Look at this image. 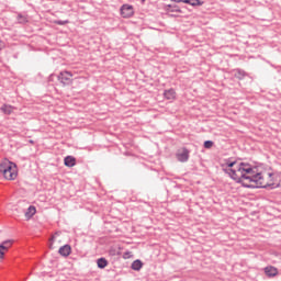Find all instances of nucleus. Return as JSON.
<instances>
[{"label": "nucleus", "mask_w": 281, "mask_h": 281, "mask_svg": "<svg viewBox=\"0 0 281 281\" xmlns=\"http://www.w3.org/2000/svg\"><path fill=\"white\" fill-rule=\"evenodd\" d=\"M223 171L236 183H240L243 188H280V175L272 170H260L258 167L245 162H238L232 159L222 161Z\"/></svg>", "instance_id": "obj_1"}, {"label": "nucleus", "mask_w": 281, "mask_h": 281, "mask_svg": "<svg viewBox=\"0 0 281 281\" xmlns=\"http://www.w3.org/2000/svg\"><path fill=\"white\" fill-rule=\"evenodd\" d=\"M0 172L3 175L7 181H14V179L19 177V169L16 168V164L10 160H3L0 164Z\"/></svg>", "instance_id": "obj_2"}, {"label": "nucleus", "mask_w": 281, "mask_h": 281, "mask_svg": "<svg viewBox=\"0 0 281 281\" xmlns=\"http://www.w3.org/2000/svg\"><path fill=\"white\" fill-rule=\"evenodd\" d=\"M57 80L63 85V87H67L69 85H72L74 82V74L67 70H63L58 74Z\"/></svg>", "instance_id": "obj_3"}, {"label": "nucleus", "mask_w": 281, "mask_h": 281, "mask_svg": "<svg viewBox=\"0 0 281 281\" xmlns=\"http://www.w3.org/2000/svg\"><path fill=\"white\" fill-rule=\"evenodd\" d=\"M120 15L122 19H133L135 16V7L128 3L121 5Z\"/></svg>", "instance_id": "obj_4"}, {"label": "nucleus", "mask_w": 281, "mask_h": 281, "mask_svg": "<svg viewBox=\"0 0 281 281\" xmlns=\"http://www.w3.org/2000/svg\"><path fill=\"white\" fill-rule=\"evenodd\" d=\"M14 241L12 239L2 241V245H0V262L3 261V258H5V252L9 251Z\"/></svg>", "instance_id": "obj_5"}, {"label": "nucleus", "mask_w": 281, "mask_h": 281, "mask_svg": "<svg viewBox=\"0 0 281 281\" xmlns=\"http://www.w3.org/2000/svg\"><path fill=\"white\" fill-rule=\"evenodd\" d=\"M177 159L178 161H181L182 164L188 161L190 159V150L182 148L177 153Z\"/></svg>", "instance_id": "obj_6"}, {"label": "nucleus", "mask_w": 281, "mask_h": 281, "mask_svg": "<svg viewBox=\"0 0 281 281\" xmlns=\"http://www.w3.org/2000/svg\"><path fill=\"white\" fill-rule=\"evenodd\" d=\"M164 98H165V100L175 101V100H177V91H175V89L165 90Z\"/></svg>", "instance_id": "obj_7"}, {"label": "nucleus", "mask_w": 281, "mask_h": 281, "mask_svg": "<svg viewBox=\"0 0 281 281\" xmlns=\"http://www.w3.org/2000/svg\"><path fill=\"white\" fill-rule=\"evenodd\" d=\"M0 111H2V113L4 115H12V113H14V111H16V108L13 106V105H10V104H3L1 108H0Z\"/></svg>", "instance_id": "obj_8"}, {"label": "nucleus", "mask_w": 281, "mask_h": 281, "mask_svg": "<svg viewBox=\"0 0 281 281\" xmlns=\"http://www.w3.org/2000/svg\"><path fill=\"white\" fill-rule=\"evenodd\" d=\"M265 273L268 278H276V276H278V268L268 266L265 268Z\"/></svg>", "instance_id": "obj_9"}, {"label": "nucleus", "mask_w": 281, "mask_h": 281, "mask_svg": "<svg viewBox=\"0 0 281 281\" xmlns=\"http://www.w3.org/2000/svg\"><path fill=\"white\" fill-rule=\"evenodd\" d=\"M64 165H65L67 168H74V166H76V157H74V156H67V157L64 159Z\"/></svg>", "instance_id": "obj_10"}, {"label": "nucleus", "mask_w": 281, "mask_h": 281, "mask_svg": "<svg viewBox=\"0 0 281 281\" xmlns=\"http://www.w3.org/2000/svg\"><path fill=\"white\" fill-rule=\"evenodd\" d=\"M59 254H60V256H64L65 258H67V256L71 255V246L65 245V246L60 247Z\"/></svg>", "instance_id": "obj_11"}, {"label": "nucleus", "mask_w": 281, "mask_h": 281, "mask_svg": "<svg viewBox=\"0 0 281 281\" xmlns=\"http://www.w3.org/2000/svg\"><path fill=\"white\" fill-rule=\"evenodd\" d=\"M58 236H60V234L56 233L49 239V249H56V246L54 245L55 243H58L60 245L61 241H60V239H58Z\"/></svg>", "instance_id": "obj_12"}, {"label": "nucleus", "mask_w": 281, "mask_h": 281, "mask_svg": "<svg viewBox=\"0 0 281 281\" xmlns=\"http://www.w3.org/2000/svg\"><path fill=\"white\" fill-rule=\"evenodd\" d=\"M34 214H36V206L31 205L26 210L24 216H25L26 221H30V218H32V216H34Z\"/></svg>", "instance_id": "obj_13"}, {"label": "nucleus", "mask_w": 281, "mask_h": 281, "mask_svg": "<svg viewBox=\"0 0 281 281\" xmlns=\"http://www.w3.org/2000/svg\"><path fill=\"white\" fill-rule=\"evenodd\" d=\"M142 267H144V262H142V260L136 259L135 261H133L132 263V269L133 271H140Z\"/></svg>", "instance_id": "obj_14"}, {"label": "nucleus", "mask_w": 281, "mask_h": 281, "mask_svg": "<svg viewBox=\"0 0 281 281\" xmlns=\"http://www.w3.org/2000/svg\"><path fill=\"white\" fill-rule=\"evenodd\" d=\"M184 3H187L188 5H192L193 8L203 5V1L201 0H184Z\"/></svg>", "instance_id": "obj_15"}, {"label": "nucleus", "mask_w": 281, "mask_h": 281, "mask_svg": "<svg viewBox=\"0 0 281 281\" xmlns=\"http://www.w3.org/2000/svg\"><path fill=\"white\" fill-rule=\"evenodd\" d=\"M97 265L99 269H104L109 265V261H106L104 258H100L98 259Z\"/></svg>", "instance_id": "obj_16"}, {"label": "nucleus", "mask_w": 281, "mask_h": 281, "mask_svg": "<svg viewBox=\"0 0 281 281\" xmlns=\"http://www.w3.org/2000/svg\"><path fill=\"white\" fill-rule=\"evenodd\" d=\"M19 23H27V16L25 15H18Z\"/></svg>", "instance_id": "obj_17"}, {"label": "nucleus", "mask_w": 281, "mask_h": 281, "mask_svg": "<svg viewBox=\"0 0 281 281\" xmlns=\"http://www.w3.org/2000/svg\"><path fill=\"white\" fill-rule=\"evenodd\" d=\"M123 258H124V260H128V259L133 258V252L132 251H125L123 254Z\"/></svg>", "instance_id": "obj_18"}, {"label": "nucleus", "mask_w": 281, "mask_h": 281, "mask_svg": "<svg viewBox=\"0 0 281 281\" xmlns=\"http://www.w3.org/2000/svg\"><path fill=\"white\" fill-rule=\"evenodd\" d=\"M212 146H214V142H212V140L204 142V148L210 149V148H212Z\"/></svg>", "instance_id": "obj_19"}, {"label": "nucleus", "mask_w": 281, "mask_h": 281, "mask_svg": "<svg viewBox=\"0 0 281 281\" xmlns=\"http://www.w3.org/2000/svg\"><path fill=\"white\" fill-rule=\"evenodd\" d=\"M168 10V12H179L180 14H181V12H183V11H181V9H179V7H175L173 9H167Z\"/></svg>", "instance_id": "obj_20"}, {"label": "nucleus", "mask_w": 281, "mask_h": 281, "mask_svg": "<svg viewBox=\"0 0 281 281\" xmlns=\"http://www.w3.org/2000/svg\"><path fill=\"white\" fill-rule=\"evenodd\" d=\"M55 23H57V25H67L69 21H56Z\"/></svg>", "instance_id": "obj_21"}, {"label": "nucleus", "mask_w": 281, "mask_h": 281, "mask_svg": "<svg viewBox=\"0 0 281 281\" xmlns=\"http://www.w3.org/2000/svg\"><path fill=\"white\" fill-rule=\"evenodd\" d=\"M1 49H5V43H3V41L0 40V52Z\"/></svg>", "instance_id": "obj_22"}, {"label": "nucleus", "mask_w": 281, "mask_h": 281, "mask_svg": "<svg viewBox=\"0 0 281 281\" xmlns=\"http://www.w3.org/2000/svg\"><path fill=\"white\" fill-rule=\"evenodd\" d=\"M168 8H172V5H168Z\"/></svg>", "instance_id": "obj_23"}]
</instances>
